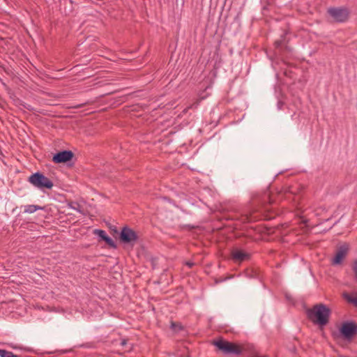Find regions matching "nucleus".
Masks as SVG:
<instances>
[{"mask_svg":"<svg viewBox=\"0 0 357 357\" xmlns=\"http://www.w3.org/2000/svg\"><path fill=\"white\" fill-rule=\"evenodd\" d=\"M331 312V308L323 303L316 304L306 311L307 318L319 327H324L329 323Z\"/></svg>","mask_w":357,"mask_h":357,"instance_id":"1","label":"nucleus"},{"mask_svg":"<svg viewBox=\"0 0 357 357\" xmlns=\"http://www.w3.org/2000/svg\"><path fill=\"white\" fill-rule=\"evenodd\" d=\"M213 344L224 354L239 355L243 352V348L240 345L223 339L214 341Z\"/></svg>","mask_w":357,"mask_h":357,"instance_id":"2","label":"nucleus"},{"mask_svg":"<svg viewBox=\"0 0 357 357\" xmlns=\"http://www.w3.org/2000/svg\"><path fill=\"white\" fill-rule=\"evenodd\" d=\"M28 181L34 187L38 189H51L54 184L53 182L46 177L43 174L37 172L31 174L28 178Z\"/></svg>","mask_w":357,"mask_h":357,"instance_id":"3","label":"nucleus"},{"mask_svg":"<svg viewBox=\"0 0 357 357\" xmlns=\"http://www.w3.org/2000/svg\"><path fill=\"white\" fill-rule=\"evenodd\" d=\"M339 331L344 340L351 341L357 336V322L354 321H344L342 324Z\"/></svg>","mask_w":357,"mask_h":357,"instance_id":"4","label":"nucleus"},{"mask_svg":"<svg viewBox=\"0 0 357 357\" xmlns=\"http://www.w3.org/2000/svg\"><path fill=\"white\" fill-rule=\"evenodd\" d=\"M327 13L333 18L335 22L337 23L345 22L349 17V11L344 7L328 8Z\"/></svg>","mask_w":357,"mask_h":357,"instance_id":"5","label":"nucleus"},{"mask_svg":"<svg viewBox=\"0 0 357 357\" xmlns=\"http://www.w3.org/2000/svg\"><path fill=\"white\" fill-rule=\"evenodd\" d=\"M138 239L137 233L131 228L125 226L120 233V240L123 243L134 244Z\"/></svg>","mask_w":357,"mask_h":357,"instance_id":"6","label":"nucleus"},{"mask_svg":"<svg viewBox=\"0 0 357 357\" xmlns=\"http://www.w3.org/2000/svg\"><path fill=\"white\" fill-rule=\"evenodd\" d=\"M251 254L243 249L234 248L231 251V259L235 263H242L250 260Z\"/></svg>","mask_w":357,"mask_h":357,"instance_id":"7","label":"nucleus"},{"mask_svg":"<svg viewBox=\"0 0 357 357\" xmlns=\"http://www.w3.org/2000/svg\"><path fill=\"white\" fill-rule=\"evenodd\" d=\"M349 250V246L347 243H344L337 248L336 253L331 261L332 265L341 264L347 257Z\"/></svg>","mask_w":357,"mask_h":357,"instance_id":"8","label":"nucleus"},{"mask_svg":"<svg viewBox=\"0 0 357 357\" xmlns=\"http://www.w3.org/2000/svg\"><path fill=\"white\" fill-rule=\"evenodd\" d=\"M272 218H273V216H271L268 214L263 213H260V214L259 213L257 214V212L253 211V212L247 213L242 215V216L241 218V220L243 223H245V222L258 221L260 219L271 220Z\"/></svg>","mask_w":357,"mask_h":357,"instance_id":"9","label":"nucleus"},{"mask_svg":"<svg viewBox=\"0 0 357 357\" xmlns=\"http://www.w3.org/2000/svg\"><path fill=\"white\" fill-rule=\"evenodd\" d=\"M73 156V153L71 151L65 150L54 154L52 161L56 164L65 163L70 161Z\"/></svg>","mask_w":357,"mask_h":357,"instance_id":"10","label":"nucleus"},{"mask_svg":"<svg viewBox=\"0 0 357 357\" xmlns=\"http://www.w3.org/2000/svg\"><path fill=\"white\" fill-rule=\"evenodd\" d=\"M93 234L98 235L102 241H104L110 248H116V245L115 242L106 234L104 230L95 229Z\"/></svg>","mask_w":357,"mask_h":357,"instance_id":"11","label":"nucleus"},{"mask_svg":"<svg viewBox=\"0 0 357 357\" xmlns=\"http://www.w3.org/2000/svg\"><path fill=\"white\" fill-rule=\"evenodd\" d=\"M43 208H44L43 207L40 206L38 205H33V204L26 205V206H24V213H33L38 210H43Z\"/></svg>","mask_w":357,"mask_h":357,"instance_id":"12","label":"nucleus"},{"mask_svg":"<svg viewBox=\"0 0 357 357\" xmlns=\"http://www.w3.org/2000/svg\"><path fill=\"white\" fill-rule=\"evenodd\" d=\"M0 357H20L17 355L13 354L11 351L4 349H0Z\"/></svg>","mask_w":357,"mask_h":357,"instance_id":"13","label":"nucleus"},{"mask_svg":"<svg viewBox=\"0 0 357 357\" xmlns=\"http://www.w3.org/2000/svg\"><path fill=\"white\" fill-rule=\"evenodd\" d=\"M344 297L348 302L353 303L357 307V296H351L348 294H346Z\"/></svg>","mask_w":357,"mask_h":357,"instance_id":"14","label":"nucleus"},{"mask_svg":"<svg viewBox=\"0 0 357 357\" xmlns=\"http://www.w3.org/2000/svg\"><path fill=\"white\" fill-rule=\"evenodd\" d=\"M170 328H171V329H172L174 331H181V330H183L182 325L180 323H178V322L172 321L171 322Z\"/></svg>","mask_w":357,"mask_h":357,"instance_id":"15","label":"nucleus"},{"mask_svg":"<svg viewBox=\"0 0 357 357\" xmlns=\"http://www.w3.org/2000/svg\"><path fill=\"white\" fill-rule=\"evenodd\" d=\"M352 270L354 272V279L357 282V259L353 262Z\"/></svg>","mask_w":357,"mask_h":357,"instance_id":"16","label":"nucleus"},{"mask_svg":"<svg viewBox=\"0 0 357 357\" xmlns=\"http://www.w3.org/2000/svg\"><path fill=\"white\" fill-rule=\"evenodd\" d=\"M17 103H18V105H21L24 108H25V109H28L29 111H32L33 110V108H32V107L31 105L24 103V102H22L20 100H17Z\"/></svg>","mask_w":357,"mask_h":357,"instance_id":"17","label":"nucleus"},{"mask_svg":"<svg viewBox=\"0 0 357 357\" xmlns=\"http://www.w3.org/2000/svg\"><path fill=\"white\" fill-rule=\"evenodd\" d=\"M70 207L74 210L80 211V205L77 202H71L69 204Z\"/></svg>","mask_w":357,"mask_h":357,"instance_id":"18","label":"nucleus"},{"mask_svg":"<svg viewBox=\"0 0 357 357\" xmlns=\"http://www.w3.org/2000/svg\"><path fill=\"white\" fill-rule=\"evenodd\" d=\"M282 40H278L275 41L274 45L276 48H278L282 45Z\"/></svg>","mask_w":357,"mask_h":357,"instance_id":"19","label":"nucleus"},{"mask_svg":"<svg viewBox=\"0 0 357 357\" xmlns=\"http://www.w3.org/2000/svg\"><path fill=\"white\" fill-rule=\"evenodd\" d=\"M86 104L87 103H82V104H79V105H77L73 106L72 107L75 108V109H79V108H82V107L85 106Z\"/></svg>","mask_w":357,"mask_h":357,"instance_id":"20","label":"nucleus"},{"mask_svg":"<svg viewBox=\"0 0 357 357\" xmlns=\"http://www.w3.org/2000/svg\"><path fill=\"white\" fill-rule=\"evenodd\" d=\"M284 105V102L280 100L278 102V107L279 109H281L283 107V105Z\"/></svg>","mask_w":357,"mask_h":357,"instance_id":"21","label":"nucleus"},{"mask_svg":"<svg viewBox=\"0 0 357 357\" xmlns=\"http://www.w3.org/2000/svg\"><path fill=\"white\" fill-rule=\"evenodd\" d=\"M197 104H198V103L191 105L190 106H189V107H188L187 108H185V109L183 110V112H187V111H188L189 109L192 108L194 106L196 107H197Z\"/></svg>","mask_w":357,"mask_h":357,"instance_id":"22","label":"nucleus"},{"mask_svg":"<svg viewBox=\"0 0 357 357\" xmlns=\"http://www.w3.org/2000/svg\"><path fill=\"white\" fill-rule=\"evenodd\" d=\"M186 265H187L188 266H189L190 268H191V267L194 265V264H193V263H192V262H187V263H186Z\"/></svg>","mask_w":357,"mask_h":357,"instance_id":"23","label":"nucleus"},{"mask_svg":"<svg viewBox=\"0 0 357 357\" xmlns=\"http://www.w3.org/2000/svg\"><path fill=\"white\" fill-rule=\"evenodd\" d=\"M126 344V340H123L122 342H121V344L122 345H125Z\"/></svg>","mask_w":357,"mask_h":357,"instance_id":"24","label":"nucleus"},{"mask_svg":"<svg viewBox=\"0 0 357 357\" xmlns=\"http://www.w3.org/2000/svg\"><path fill=\"white\" fill-rule=\"evenodd\" d=\"M266 199H269L268 196H266Z\"/></svg>","mask_w":357,"mask_h":357,"instance_id":"25","label":"nucleus"},{"mask_svg":"<svg viewBox=\"0 0 357 357\" xmlns=\"http://www.w3.org/2000/svg\"><path fill=\"white\" fill-rule=\"evenodd\" d=\"M70 1V3H72V0H68Z\"/></svg>","mask_w":357,"mask_h":357,"instance_id":"26","label":"nucleus"}]
</instances>
